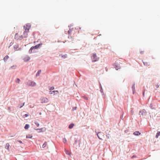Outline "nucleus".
Wrapping results in <instances>:
<instances>
[{
    "label": "nucleus",
    "mask_w": 160,
    "mask_h": 160,
    "mask_svg": "<svg viewBox=\"0 0 160 160\" xmlns=\"http://www.w3.org/2000/svg\"><path fill=\"white\" fill-rule=\"evenodd\" d=\"M28 86L32 87H34L36 85V83L35 82L31 80H29L28 81Z\"/></svg>",
    "instance_id": "4"
},
{
    "label": "nucleus",
    "mask_w": 160,
    "mask_h": 160,
    "mask_svg": "<svg viewBox=\"0 0 160 160\" xmlns=\"http://www.w3.org/2000/svg\"><path fill=\"white\" fill-rule=\"evenodd\" d=\"M32 137V134H28L26 136L27 138H31Z\"/></svg>",
    "instance_id": "12"
},
{
    "label": "nucleus",
    "mask_w": 160,
    "mask_h": 160,
    "mask_svg": "<svg viewBox=\"0 0 160 160\" xmlns=\"http://www.w3.org/2000/svg\"><path fill=\"white\" fill-rule=\"evenodd\" d=\"M97 136L100 139H102V138L104 136V133L102 132H99L97 134Z\"/></svg>",
    "instance_id": "6"
},
{
    "label": "nucleus",
    "mask_w": 160,
    "mask_h": 160,
    "mask_svg": "<svg viewBox=\"0 0 160 160\" xmlns=\"http://www.w3.org/2000/svg\"><path fill=\"white\" fill-rule=\"evenodd\" d=\"M21 34L22 33L20 32L19 31L18 33H16L15 35V39L17 40H21L22 39V37L21 35Z\"/></svg>",
    "instance_id": "2"
},
{
    "label": "nucleus",
    "mask_w": 160,
    "mask_h": 160,
    "mask_svg": "<svg viewBox=\"0 0 160 160\" xmlns=\"http://www.w3.org/2000/svg\"><path fill=\"white\" fill-rule=\"evenodd\" d=\"M18 48V45H15L14 46V48L15 50H17V49Z\"/></svg>",
    "instance_id": "16"
},
{
    "label": "nucleus",
    "mask_w": 160,
    "mask_h": 160,
    "mask_svg": "<svg viewBox=\"0 0 160 160\" xmlns=\"http://www.w3.org/2000/svg\"><path fill=\"white\" fill-rule=\"evenodd\" d=\"M42 43H40L38 44V45H36L32 47L29 51V52L30 53H31L32 52V50L33 49H37L40 46L42 45Z\"/></svg>",
    "instance_id": "3"
},
{
    "label": "nucleus",
    "mask_w": 160,
    "mask_h": 160,
    "mask_svg": "<svg viewBox=\"0 0 160 160\" xmlns=\"http://www.w3.org/2000/svg\"><path fill=\"white\" fill-rule=\"evenodd\" d=\"M74 124L72 123L70 124L69 126V128L70 129L72 128L74 126Z\"/></svg>",
    "instance_id": "17"
},
{
    "label": "nucleus",
    "mask_w": 160,
    "mask_h": 160,
    "mask_svg": "<svg viewBox=\"0 0 160 160\" xmlns=\"http://www.w3.org/2000/svg\"><path fill=\"white\" fill-rule=\"evenodd\" d=\"M159 136V135H158V134L157 133L156 134V138H158V137Z\"/></svg>",
    "instance_id": "26"
},
{
    "label": "nucleus",
    "mask_w": 160,
    "mask_h": 160,
    "mask_svg": "<svg viewBox=\"0 0 160 160\" xmlns=\"http://www.w3.org/2000/svg\"><path fill=\"white\" fill-rule=\"evenodd\" d=\"M41 70H39L38 72H37L36 74V76H39L40 74V73L41 72Z\"/></svg>",
    "instance_id": "18"
},
{
    "label": "nucleus",
    "mask_w": 160,
    "mask_h": 160,
    "mask_svg": "<svg viewBox=\"0 0 160 160\" xmlns=\"http://www.w3.org/2000/svg\"><path fill=\"white\" fill-rule=\"evenodd\" d=\"M47 142H45L43 144L42 146V148H45L47 146Z\"/></svg>",
    "instance_id": "19"
},
{
    "label": "nucleus",
    "mask_w": 160,
    "mask_h": 160,
    "mask_svg": "<svg viewBox=\"0 0 160 160\" xmlns=\"http://www.w3.org/2000/svg\"><path fill=\"white\" fill-rule=\"evenodd\" d=\"M24 103H23V104H22V105L21 106H20V108H21V107H22L23 106H24Z\"/></svg>",
    "instance_id": "31"
},
{
    "label": "nucleus",
    "mask_w": 160,
    "mask_h": 160,
    "mask_svg": "<svg viewBox=\"0 0 160 160\" xmlns=\"http://www.w3.org/2000/svg\"><path fill=\"white\" fill-rule=\"evenodd\" d=\"M143 96L144 95V92H143Z\"/></svg>",
    "instance_id": "35"
},
{
    "label": "nucleus",
    "mask_w": 160,
    "mask_h": 160,
    "mask_svg": "<svg viewBox=\"0 0 160 160\" xmlns=\"http://www.w3.org/2000/svg\"><path fill=\"white\" fill-rule=\"evenodd\" d=\"M18 141L21 143H22V142L21 140H18Z\"/></svg>",
    "instance_id": "28"
},
{
    "label": "nucleus",
    "mask_w": 160,
    "mask_h": 160,
    "mask_svg": "<svg viewBox=\"0 0 160 160\" xmlns=\"http://www.w3.org/2000/svg\"><path fill=\"white\" fill-rule=\"evenodd\" d=\"M63 142L64 143H66L67 142V141L65 138H63Z\"/></svg>",
    "instance_id": "21"
},
{
    "label": "nucleus",
    "mask_w": 160,
    "mask_h": 160,
    "mask_svg": "<svg viewBox=\"0 0 160 160\" xmlns=\"http://www.w3.org/2000/svg\"><path fill=\"white\" fill-rule=\"evenodd\" d=\"M42 103H47L48 102V99L46 98H43L41 100Z\"/></svg>",
    "instance_id": "7"
},
{
    "label": "nucleus",
    "mask_w": 160,
    "mask_h": 160,
    "mask_svg": "<svg viewBox=\"0 0 160 160\" xmlns=\"http://www.w3.org/2000/svg\"><path fill=\"white\" fill-rule=\"evenodd\" d=\"M54 89V88L53 87H52L50 88V90H52Z\"/></svg>",
    "instance_id": "29"
},
{
    "label": "nucleus",
    "mask_w": 160,
    "mask_h": 160,
    "mask_svg": "<svg viewBox=\"0 0 160 160\" xmlns=\"http://www.w3.org/2000/svg\"><path fill=\"white\" fill-rule=\"evenodd\" d=\"M72 32V30L71 29H69L68 31V34H70L71 32Z\"/></svg>",
    "instance_id": "25"
},
{
    "label": "nucleus",
    "mask_w": 160,
    "mask_h": 160,
    "mask_svg": "<svg viewBox=\"0 0 160 160\" xmlns=\"http://www.w3.org/2000/svg\"><path fill=\"white\" fill-rule=\"evenodd\" d=\"M29 125L28 124H26L24 127V128L25 129H27L29 128Z\"/></svg>",
    "instance_id": "15"
},
{
    "label": "nucleus",
    "mask_w": 160,
    "mask_h": 160,
    "mask_svg": "<svg viewBox=\"0 0 160 160\" xmlns=\"http://www.w3.org/2000/svg\"><path fill=\"white\" fill-rule=\"evenodd\" d=\"M25 116L26 117H27L28 116V114H25Z\"/></svg>",
    "instance_id": "33"
},
{
    "label": "nucleus",
    "mask_w": 160,
    "mask_h": 160,
    "mask_svg": "<svg viewBox=\"0 0 160 160\" xmlns=\"http://www.w3.org/2000/svg\"><path fill=\"white\" fill-rule=\"evenodd\" d=\"M157 134H158L160 136V132H159L157 133Z\"/></svg>",
    "instance_id": "30"
},
{
    "label": "nucleus",
    "mask_w": 160,
    "mask_h": 160,
    "mask_svg": "<svg viewBox=\"0 0 160 160\" xmlns=\"http://www.w3.org/2000/svg\"><path fill=\"white\" fill-rule=\"evenodd\" d=\"M9 146V143H7L6 144L5 146V148H6L7 149H8Z\"/></svg>",
    "instance_id": "13"
},
{
    "label": "nucleus",
    "mask_w": 160,
    "mask_h": 160,
    "mask_svg": "<svg viewBox=\"0 0 160 160\" xmlns=\"http://www.w3.org/2000/svg\"><path fill=\"white\" fill-rule=\"evenodd\" d=\"M9 57L8 55H6L3 58L4 61L5 62L8 59V58Z\"/></svg>",
    "instance_id": "14"
},
{
    "label": "nucleus",
    "mask_w": 160,
    "mask_h": 160,
    "mask_svg": "<svg viewBox=\"0 0 160 160\" xmlns=\"http://www.w3.org/2000/svg\"><path fill=\"white\" fill-rule=\"evenodd\" d=\"M114 66L116 70H118L120 68L119 65L117 63H114Z\"/></svg>",
    "instance_id": "9"
},
{
    "label": "nucleus",
    "mask_w": 160,
    "mask_h": 160,
    "mask_svg": "<svg viewBox=\"0 0 160 160\" xmlns=\"http://www.w3.org/2000/svg\"><path fill=\"white\" fill-rule=\"evenodd\" d=\"M133 134L135 135H139L140 134V133L138 131H136L134 132Z\"/></svg>",
    "instance_id": "11"
},
{
    "label": "nucleus",
    "mask_w": 160,
    "mask_h": 160,
    "mask_svg": "<svg viewBox=\"0 0 160 160\" xmlns=\"http://www.w3.org/2000/svg\"><path fill=\"white\" fill-rule=\"evenodd\" d=\"M159 85L158 83L156 85V87L157 88H158L159 87Z\"/></svg>",
    "instance_id": "24"
},
{
    "label": "nucleus",
    "mask_w": 160,
    "mask_h": 160,
    "mask_svg": "<svg viewBox=\"0 0 160 160\" xmlns=\"http://www.w3.org/2000/svg\"><path fill=\"white\" fill-rule=\"evenodd\" d=\"M140 53H141V54H143V51H141L140 52Z\"/></svg>",
    "instance_id": "32"
},
{
    "label": "nucleus",
    "mask_w": 160,
    "mask_h": 160,
    "mask_svg": "<svg viewBox=\"0 0 160 160\" xmlns=\"http://www.w3.org/2000/svg\"><path fill=\"white\" fill-rule=\"evenodd\" d=\"M52 92H54V93H55V92H57V93H58V91H53L52 92H51L50 93L51 94H52Z\"/></svg>",
    "instance_id": "22"
},
{
    "label": "nucleus",
    "mask_w": 160,
    "mask_h": 160,
    "mask_svg": "<svg viewBox=\"0 0 160 160\" xmlns=\"http://www.w3.org/2000/svg\"><path fill=\"white\" fill-rule=\"evenodd\" d=\"M30 59V57L29 56H27L24 57L23 59L24 60L25 62H27Z\"/></svg>",
    "instance_id": "8"
},
{
    "label": "nucleus",
    "mask_w": 160,
    "mask_h": 160,
    "mask_svg": "<svg viewBox=\"0 0 160 160\" xmlns=\"http://www.w3.org/2000/svg\"><path fill=\"white\" fill-rule=\"evenodd\" d=\"M92 59L93 62H95L98 61V58H97L96 54H93L92 57Z\"/></svg>",
    "instance_id": "5"
},
{
    "label": "nucleus",
    "mask_w": 160,
    "mask_h": 160,
    "mask_svg": "<svg viewBox=\"0 0 160 160\" xmlns=\"http://www.w3.org/2000/svg\"><path fill=\"white\" fill-rule=\"evenodd\" d=\"M35 124L37 125V127H39V123H38L37 122H35Z\"/></svg>",
    "instance_id": "23"
},
{
    "label": "nucleus",
    "mask_w": 160,
    "mask_h": 160,
    "mask_svg": "<svg viewBox=\"0 0 160 160\" xmlns=\"http://www.w3.org/2000/svg\"><path fill=\"white\" fill-rule=\"evenodd\" d=\"M36 130H39V131L38 132H44L46 130V128H41L40 129H34Z\"/></svg>",
    "instance_id": "10"
},
{
    "label": "nucleus",
    "mask_w": 160,
    "mask_h": 160,
    "mask_svg": "<svg viewBox=\"0 0 160 160\" xmlns=\"http://www.w3.org/2000/svg\"><path fill=\"white\" fill-rule=\"evenodd\" d=\"M20 81V80L19 78H17L16 80V82L18 83H19Z\"/></svg>",
    "instance_id": "20"
},
{
    "label": "nucleus",
    "mask_w": 160,
    "mask_h": 160,
    "mask_svg": "<svg viewBox=\"0 0 160 160\" xmlns=\"http://www.w3.org/2000/svg\"><path fill=\"white\" fill-rule=\"evenodd\" d=\"M66 153L68 154H69V153L68 152H66Z\"/></svg>",
    "instance_id": "34"
},
{
    "label": "nucleus",
    "mask_w": 160,
    "mask_h": 160,
    "mask_svg": "<svg viewBox=\"0 0 160 160\" xmlns=\"http://www.w3.org/2000/svg\"><path fill=\"white\" fill-rule=\"evenodd\" d=\"M62 57L64 58H65L67 57V55H65L62 56Z\"/></svg>",
    "instance_id": "27"
},
{
    "label": "nucleus",
    "mask_w": 160,
    "mask_h": 160,
    "mask_svg": "<svg viewBox=\"0 0 160 160\" xmlns=\"http://www.w3.org/2000/svg\"><path fill=\"white\" fill-rule=\"evenodd\" d=\"M107 138H109V136H108L107 135Z\"/></svg>",
    "instance_id": "36"
},
{
    "label": "nucleus",
    "mask_w": 160,
    "mask_h": 160,
    "mask_svg": "<svg viewBox=\"0 0 160 160\" xmlns=\"http://www.w3.org/2000/svg\"><path fill=\"white\" fill-rule=\"evenodd\" d=\"M31 26L29 24H26L24 26V30H22L19 31L20 32L22 33L21 34L22 37V39L24 38L27 37L28 35V33L29 32V30Z\"/></svg>",
    "instance_id": "1"
}]
</instances>
